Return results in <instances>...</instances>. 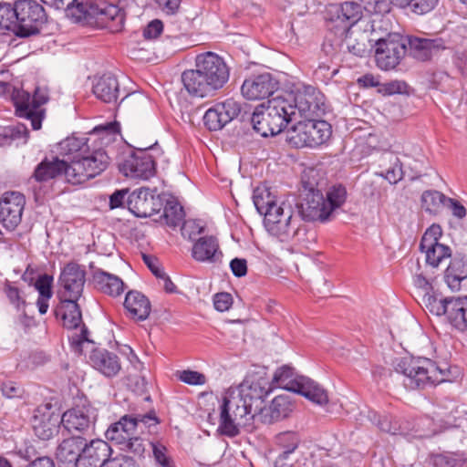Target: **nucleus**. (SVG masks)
Returning <instances> with one entry per match:
<instances>
[{
    "mask_svg": "<svg viewBox=\"0 0 467 467\" xmlns=\"http://www.w3.org/2000/svg\"><path fill=\"white\" fill-rule=\"evenodd\" d=\"M273 389L266 377L248 376L237 388L227 389L220 406L218 431L229 438L239 435L244 419L254 418Z\"/></svg>",
    "mask_w": 467,
    "mask_h": 467,
    "instance_id": "f257e3e1",
    "label": "nucleus"
},
{
    "mask_svg": "<svg viewBox=\"0 0 467 467\" xmlns=\"http://www.w3.org/2000/svg\"><path fill=\"white\" fill-rule=\"evenodd\" d=\"M317 171L311 169L302 176V185L306 191L299 206L302 218L307 222L326 223L335 218L336 213L346 202L348 192L342 184L329 187L326 194L317 188Z\"/></svg>",
    "mask_w": 467,
    "mask_h": 467,
    "instance_id": "f03ea898",
    "label": "nucleus"
},
{
    "mask_svg": "<svg viewBox=\"0 0 467 467\" xmlns=\"http://www.w3.org/2000/svg\"><path fill=\"white\" fill-rule=\"evenodd\" d=\"M230 69L223 58L213 52L199 54L195 68L183 71L182 84L196 98L212 97L228 82Z\"/></svg>",
    "mask_w": 467,
    "mask_h": 467,
    "instance_id": "7ed1b4c3",
    "label": "nucleus"
},
{
    "mask_svg": "<svg viewBox=\"0 0 467 467\" xmlns=\"http://www.w3.org/2000/svg\"><path fill=\"white\" fill-rule=\"evenodd\" d=\"M407 389H425L447 380L448 373L427 358H402L394 364Z\"/></svg>",
    "mask_w": 467,
    "mask_h": 467,
    "instance_id": "20e7f679",
    "label": "nucleus"
},
{
    "mask_svg": "<svg viewBox=\"0 0 467 467\" xmlns=\"http://www.w3.org/2000/svg\"><path fill=\"white\" fill-rule=\"evenodd\" d=\"M291 105L285 97L276 96L268 99L266 104L257 106L252 115L253 129L262 137L275 136L292 123Z\"/></svg>",
    "mask_w": 467,
    "mask_h": 467,
    "instance_id": "39448f33",
    "label": "nucleus"
},
{
    "mask_svg": "<svg viewBox=\"0 0 467 467\" xmlns=\"http://www.w3.org/2000/svg\"><path fill=\"white\" fill-rule=\"evenodd\" d=\"M271 384L301 394L318 405L328 402V395L319 384L307 377L297 375L289 365H284L275 370Z\"/></svg>",
    "mask_w": 467,
    "mask_h": 467,
    "instance_id": "423d86ee",
    "label": "nucleus"
},
{
    "mask_svg": "<svg viewBox=\"0 0 467 467\" xmlns=\"http://www.w3.org/2000/svg\"><path fill=\"white\" fill-rule=\"evenodd\" d=\"M331 133V126L328 122L308 118L294 122L288 140L296 148H315L327 142Z\"/></svg>",
    "mask_w": 467,
    "mask_h": 467,
    "instance_id": "0eeeda50",
    "label": "nucleus"
},
{
    "mask_svg": "<svg viewBox=\"0 0 467 467\" xmlns=\"http://www.w3.org/2000/svg\"><path fill=\"white\" fill-rule=\"evenodd\" d=\"M12 100L16 114L29 119L33 130H39L45 116V109L41 107L48 101L47 90L37 87L31 95L24 89L13 88Z\"/></svg>",
    "mask_w": 467,
    "mask_h": 467,
    "instance_id": "6e6552de",
    "label": "nucleus"
},
{
    "mask_svg": "<svg viewBox=\"0 0 467 467\" xmlns=\"http://www.w3.org/2000/svg\"><path fill=\"white\" fill-rule=\"evenodd\" d=\"M109 163V157L101 148H88L79 160L69 163V182L81 184L104 171Z\"/></svg>",
    "mask_w": 467,
    "mask_h": 467,
    "instance_id": "1a4fd4ad",
    "label": "nucleus"
},
{
    "mask_svg": "<svg viewBox=\"0 0 467 467\" xmlns=\"http://www.w3.org/2000/svg\"><path fill=\"white\" fill-rule=\"evenodd\" d=\"M407 53L406 38L399 33H389L375 43V60L381 70L394 69Z\"/></svg>",
    "mask_w": 467,
    "mask_h": 467,
    "instance_id": "9d476101",
    "label": "nucleus"
},
{
    "mask_svg": "<svg viewBox=\"0 0 467 467\" xmlns=\"http://www.w3.org/2000/svg\"><path fill=\"white\" fill-rule=\"evenodd\" d=\"M153 145L135 148L119 163V171L126 177L147 181L156 174L155 158L150 154Z\"/></svg>",
    "mask_w": 467,
    "mask_h": 467,
    "instance_id": "9b49d317",
    "label": "nucleus"
},
{
    "mask_svg": "<svg viewBox=\"0 0 467 467\" xmlns=\"http://www.w3.org/2000/svg\"><path fill=\"white\" fill-rule=\"evenodd\" d=\"M16 15V36L27 37L39 33L47 21L44 7L35 0H18L15 2Z\"/></svg>",
    "mask_w": 467,
    "mask_h": 467,
    "instance_id": "f8f14e48",
    "label": "nucleus"
},
{
    "mask_svg": "<svg viewBox=\"0 0 467 467\" xmlns=\"http://www.w3.org/2000/svg\"><path fill=\"white\" fill-rule=\"evenodd\" d=\"M264 224L266 231L280 242L289 241L299 229V220L294 216L291 205L285 202L277 210L265 214Z\"/></svg>",
    "mask_w": 467,
    "mask_h": 467,
    "instance_id": "ddd939ff",
    "label": "nucleus"
},
{
    "mask_svg": "<svg viewBox=\"0 0 467 467\" xmlns=\"http://www.w3.org/2000/svg\"><path fill=\"white\" fill-rule=\"evenodd\" d=\"M285 99L292 108L288 113L293 122L318 116L323 105V95L312 86L305 87L303 90H298L295 96L289 95Z\"/></svg>",
    "mask_w": 467,
    "mask_h": 467,
    "instance_id": "4468645a",
    "label": "nucleus"
},
{
    "mask_svg": "<svg viewBox=\"0 0 467 467\" xmlns=\"http://www.w3.org/2000/svg\"><path fill=\"white\" fill-rule=\"evenodd\" d=\"M140 423L150 428L151 426H156L159 423V420L153 411L135 416L126 414L117 422L109 425L105 432L106 438L117 445L125 443L130 437L135 434Z\"/></svg>",
    "mask_w": 467,
    "mask_h": 467,
    "instance_id": "2eb2a0df",
    "label": "nucleus"
},
{
    "mask_svg": "<svg viewBox=\"0 0 467 467\" xmlns=\"http://www.w3.org/2000/svg\"><path fill=\"white\" fill-rule=\"evenodd\" d=\"M441 235V227L434 223L425 231L420 240V248L426 254V263L432 267H438L443 260L451 256V248L439 242Z\"/></svg>",
    "mask_w": 467,
    "mask_h": 467,
    "instance_id": "dca6fc26",
    "label": "nucleus"
},
{
    "mask_svg": "<svg viewBox=\"0 0 467 467\" xmlns=\"http://www.w3.org/2000/svg\"><path fill=\"white\" fill-rule=\"evenodd\" d=\"M363 7L352 1H347L340 5H332L327 10L330 29H335L337 34L347 33L351 26L356 25L362 17Z\"/></svg>",
    "mask_w": 467,
    "mask_h": 467,
    "instance_id": "f3484780",
    "label": "nucleus"
},
{
    "mask_svg": "<svg viewBox=\"0 0 467 467\" xmlns=\"http://www.w3.org/2000/svg\"><path fill=\"white\" fill-rule=\"evenodd\" d=\"M85 282V269L76 263L67 264L59 276L62 287L59 291V298L78 300L82 295Z\"/></svg>",
    "mask_w": 467,
    "mask_h": 467,
    "instance_id": "a211bd4d",
    "label": "nucleus"
},
{
    "mask_svg": "<svg viewBox=\"0 0 467 467\" xmlns=\"http://www.w3.org/2000/svg\"><path fill=\"white\" fill-rule=\"evenodd\" d=\"M26 204L24 194L18 192H5L0 198V223L8 231H14L21 223Z\"/></svg>",
    "mask_w": 467,
    "mask_h": 467,
    "instance_id": "6ab92c4d",
    "label": "nucleus"
},
{
    "mask_svg": "<svg viewBox=\"0 0 467 467\" xmlns=\"http://www.w3.org/2000/svg\"><path fill=\"white\" fill-rule=\"evenodd\" d=\"M437 315H445L451 326L461 333H467V297H451L440 300Z\"/></svg>",
    "mask_w": 467,
    "mask_h": 467,
    "instance_id": "aec40b11",
    "label": "nucleus"
},
{
    "mask_svg": "<svg viewBox=\"0 0 467 467\" xmlns=\"http://www.w3.org/2000/svg\"><path fill=\"white\" fill-rule=\"evenodd\" d=\"M240 112V103L234 99H227L206 110L203 116L204 125L210 130H219L235 119Z\"/></svg>",
    "mask_w": 467,
    "mask_h": 467,
    "instance_id": "412c9836",
    "label": "nucleus"
},
{
    "mask_svg": "<svg viewBox=\"0 0 467 467\" xmlns=\"http://www.w3.org/2000/svg\"><path fill=\"white\" fill-rule=\"evenodd\" d=\"M96 416L89 406H77L63 413L62 426L73 436L87 433L94 425Z\"/></svg>",
    "mask_w": 467,
    "mask_h": 467,
    "instance_id": "4be33fe9",
    "label": "nucleus"
},
{
    "mask_svg": "<svg viewBox=\"0 0 467 467\" xmlns=\"http://www.w3.org/2000/svg\"><path fill=\"white\" fill-rule=\"evenodd\" d=\"M59 416L52 410L49 403L38 406L32 418L34 433L40 440L47 441L53 438L59 428Z\"/></svg>",
    "mask_w": 467,
    "mask_h": 467,
    "instance_id": "5701e85b",
    "label": "nucleus"
},
{
    "mask_svg": "<svg viewBox=\"0 0 467 467\" xmlns=\"http://www.w3.org/2000/svg\"><path fill=\"white\" fill-rule=\"evenodd\" d=\"M111 452L110 445L103 440H92L89 443L85 441L78 467H103L110 461Z\"/></svg>",
    "mask_w": 467,
    "mask_h": 467,
    "instance_id": "b1692460",
    "label": "nucleus"
},
{
    "mask_svg": "<svg viewBox=\"0 0 467 467\" xmlns=\"http://www.w3.org/2000/svg\"><path fill=\"white\" fill-rule=\"evenodd\" d=\"M277 82L270 73L252 76L246 78L241 88L243 96L250 100L264 99L274 93Z\"/></svg>",
    "mask_w": 467,
    "mask_h": 467,
    "instance_id": "393cba45",
    "label": "nucleus"
},
{
    "mask_svg": "<svg viewBox=\"0 0 467 467\" xmlns=\"http://www.w3.org/2000/svg\"><path fill=\"white\" fill-rule=\"evenodd\" d=\"M88 358L92 368L108 378L115 377L121 368L119 358L106 348H92Z\"/></svg>",
    "mask_w": 467,
    "mask_h": 467,
    "instance_id": "a878e982",
    "label": "nucleus"
},
{
    "mask_svg": "<svg viewBox=\"0 0 467 467\" xmlns=\"http://www.w3.org/2000/svg\"><path fill=\"white\" fill-rule=\"evenodd\" d=\"M405 38L410 54L420 61L429 60L434 54L445 49L444 41L441 38H426L414 36Z\"/></svg>",
    "mask_w": 467,
    "mask_h": 467,
    "instance_id": "bb28decb",
    "label": "nucleus"
},
{
    "mask_svg": "<svg viewBox=\"0 0 467 467\" xmlns=\"http://www.w3.org/2000/svg\"><path fill=\"white\" fill-rule=\"evenodd\" d=\"M67 171H69V163L67 161L60 160L58 157H54L52 160L45 158L36 165L32 177L37 182H45L64 175L69 182Z\"/></svg>",
    "mask_w": 467,
    "mask_h": 467,
    "instance_id": "cd10ccee",
    "label": "nucleus"
},
{
    "mask_svg": "<svg viewBox=\"0 0 467 467\" xmlns=\"http://www.w3.org/2000/svg\"><path fill=\"white\" fill-rule=\"evenodd\" d=\"M192 256L195 261L201 263L221 262L223 252L217 238L207 235L197 239L192 248Z\"/></svg>",
    "mask_w": 467,
    "mask_h": 467,
    "instance_id": "c85d7f7f",
    "label": "nucleus"
},
{
    "mask_svg": "<svg viewBox=\"0 0 467 467\" xmlns=\"http://www.w3.org/2000/svg\"><path fill=\"white\" fill-rule=\"evenodd\" d=\"M92 8V16L112 31H119L125 21V11L119 5L101 3Z\"/></svg>",
    "mask_w": 467,
    "mask_h": 467,
    "instance_id": "c756f323",
    "label": "nucleus"
},
{
    "mask_svg": "<svg viewBox=\"0 0 467 467\" xmlns=\"http://www.w3.org/2000/svg\"><path fill=\"white\" fill-rule=\"evenodd\" d=\"M85 439L79 435L64 439L57 446L56 458L63 467H78Z\"/></svg>",
    "mask_w": 467,
    "mask_h": 467,
    "instance_id": "7c9ffc66",
    "label": "nucleus"
},
{
    "mask_svg": "<svg viewBox=\"0 0 467 467\" xmlns=\"http://www.w3.org/2000/svg\"><path fill=\"white\" fill-rule=\"evenodd\" d=\"M123 306L128 317L137 321L147 319L151 310L148 297L137 290L126 294Z\"/></svg>",
    "mask_w": 467,
    "mask_h": 467,
    "instance_id": "2f4dec72",
    "label": "nucleus"
},
{
    "mask_svg": "<svg viewBox=\"0 0 467 467\" xmlns=\"http://www.w3.org/2000/svg\"><path fill=\"white\" fill-rule=\"evenodd\" d=\"M134 202V213L139 217H150L160 212L161 203L159 196H155L149 189H140L131 196Z\"/></svg>",
    "mask_w": 467,
    "mask_h": 467,
    "instance_id": "473e14b6",
    "label": "nucleus"
},
{
    "mask_svg": "<svg viewBox=\"0 0 467 467\" xmlns=\"http://www.w3.org/2000/svg\"><path fill=\"white\" fill-rule=\"evenodd\" d=\"M89 147L88 138L72 135L58 143L57 150L63 157L62 160L73 163V161L79 160Z\"/></svg>",
    "mask_w": 467,
    "mask_h": 467,
    "instance_id": "72a5a7b5",
    "label": "nucleus"
},
{
    "mask_svg": "<svg viewBox=\"0 0 467 467\" xmlns=\"http://www.w3.org/2000/svg\"><path fill=\"white\" fill-rule=\"evenodd\" d=\"M92 276L96 287L106 295L119 296L124 292L125 285L123 281L115 275L97 268L93 271Z\"/></svg>",
    "mask_w": 467,
    "mask_h": 467,
    "instance_id": "f704fd0d",
    "label": "nucleus"
},
{
    "mask_svg": "<svg viewBox=\"0 0 467 467\" xmlns=\"http://www.w3.org/2000/svg\"><path fill=\"white\" fill-rule=\"evenodd\" d=\"M97 99L105 103H115L119 97V83L112 74H104L93 86Z\"/></svg>",
    "mask_w": 467,
    "mask_h": 467,
    "instance_id": "c9c22d12",
    "label": "nucleus"
},
{
    "mask_svg": "<svg viewBox=\"0 0 467 467\" xmlns=\"http://www.w3.org/2000/svg\"><path fill=\"white\" fill-rule=\"evenodd\" d=\"M262 421L272 424L286 418L292 410V404L285 396H276L267 408L259 410Z\"/></svg>",
    "mask_w": 467,
    "mask_h": 467,
    "instance_id": "e433bc0d",
    "label": "nucleus"
},
{
    "mask_svg": "<svg viewBox=\"0 0 467 467\" xmlns=\"http://www.w3.org/2000/svg\"><path fill=\"white\" fill-rule=\"evenodd\" d=\"M56 315L61 317L63 325L67 329L77 328L82 322L78 300L60 299V306L57 308Z\"/></svg>",
    "mask_w": 467,
    "mask_h": 467,
    "instance_id": "4c0bfd02",
    "label": "nucleus"
},
{
    "mask_svg": "<svg viewBox=\"0 0 467 467\" xmlns=\"http://www.w3.org/2000/svg\"><path fill=\"white\" fill-rule=\"evenodd\" d=\"M301 439L295 431L280 432L275 437V446L279 451L278 457L287 459L299 446Z\"/></svg>",
    "mask_w": 467,
    "mask_h": 467,
    "instance_id": "58836bf2",
    "label": "nucleus"
},
{
    "mask_svg": "<svg viewBox=\"0 0 467 467\" xmlns=\"http://www.w3.org/2000/svg\"><path fill=\"white\" fill-rule=\"evenodd\" d=\"M53 277L48 275H43L36 281L35 287L38 292L36 306L41 315L47 312L49 299L52 297Z\"/></svg>",
    "mask_w": 467,
    "mask_h": 467,
    "instance_id": "ea45409f",
    "label": "nucleus"
},
{
    "mask_svg": "<svg viewBox=\"0 0 467 467\" xmlns=\"http://www.w3.org/2000/svg\"><path fill=\"white\" fill-rule=\"evenodd\" d=\"M445 277L450 286H453L467 278V258L454 256L445 271Z\"/></svg>",
    "mask_w": 467,
    "mask_h": 467,
    "instance_id": "a19ab883",
    "label": "nucleus"
},
{
    "mask_svg": "<svg viewBox=\"0 0 467 467\" xmlns=\"http://www.w3.org/2000/svg\"><path fill=\"white\" fill-rule=\"evenodd\" d=\"M254 203L256 207V210L260 214L264 215L265 218V214L270 212H274V210H277L280 205H278L275 200V196L271 194L268 189H257L254 192Z\"/></svg>",
    "mask_w": 467,
    "mask_h": 467,
    "instance_id": "79ce46f5",
    "label": "nucleus"
},
{
    "mask_svg": "<svg viewBox=\"0 0 467 467\" xmlns=\"http://www.w3.org/2000/svg\"><path fill=\"white\" fill-rule=\"evenodd\" d=\"M438 2L439 0H393V5L402 9L409 8L417 15H424L433 10Z\"/></svg>",
    "mask_w": 467,
    "mask_h": 467,
    "instance_id": "37998d69",
    "label": "nucleus"
},
{
    "mask_svg": "<svg viewBox=\"0 0 467 467\" xmlns=\"http://www.w3.org/2000/svg\"><path fill=\"white\" fill-rule=\"evenodd\" d=\"M163 217L169 226L180 225L184 220L182 206L176 200H168L163 208Z\"/></svg>",
    "mask_w": 467,
    "mask_h": 467,
    "instance_id": "c03bdc74",
    "label": "nucleus"
},
{
    "mask_svg": "<svg viewBox=\"0 0 467 467\" xmlns=\"http://www.w3.org/2000/svg\"><path fill=\"white\" fill-rule=\"evenodd\" d=\"M16 6L8 3H0V30H8L16 36Z\"/></svg>",
    "mask_w": 467,
    "mask_h": 467,
    "instance_id": "a18cd8bd",
    "label": "nucleus"
},
{
    "mask_svg": "<svg viewBox=\"0 0 467 467\" xmlns=\"http://www.w3.org/2000/svg\"><path fill=\"white\" fill-rule=\"evenodd\" d=\"M448 197L435 190L425 191L421 195L422 207L430 213H435L445 205Z\"/></svg>",
    "mask_w": 467,
    "mask_h": 467,
    "instance_id": "49530a36",
    "label": "nucleus"
},
{
    "mask_svg": "<svg viewBox=\"0 0 467 467\" xmlns=\"http://www.w3.org/2000/svg\"><path fill=\"white\" fill-rule=\"evenodd\" d=\"M404 427L407 429L405 435H412L418 438L430 437L435 431L434 426H432V420L429 417H422L416 420L414 426Z\"/></svg>",
    "mask_w": 467,
    "mask_h": 467,
    "instance_id": "de8ad7c7",
    "label": "nucleus"
},
{
    "mask_svg": "<svg viewBox=\"0 0 467 467\" xmlns=\"http://www.w3.org/2000/svg\"><path fill=\"white\" fill-rule=\"evenodd\" d=\"M152 450V456L158 467H175L167 447L159 441L150 442Z\"/></svg>",
    "mask_w": 467,
    "mask_h": 467,
    "instance_id": "09e8293b",
    "label": "nucleus"
},
{
    "mask_svg": "<svg viewBox=\"0 0 467 467\" xmlns=\"http://www.w3.org/2000/svg\"><path fill=\"white\" fill-rule=\"evenodd\" d=\"M121 451L133 454L134 457L144 459L146 453V445L144 440L140 437L131 436L119 445Z\"/></svg>",
    "mask_w": 467,
    "mask_h": 467,
    "instance_id": "8fccbe9b",
    "label": "nucleus"
},
{
    "mask_svg": "<svg viewBox=\"0 0 467 467\" xmlns=\"http://www.w3.org/2000/svg\"><path fill=\"white\" fill-rule=\"evenodd\" d=\"M378 418L377 426L380 431L392 435H405L407 433V429L392 420L391 417L385 415Z\"/></svg>",
    "mask_w": 467,
    "mask_h": 467,
    "instance_id": "3c124183",
    "label": "nucleus"
},
{
    "mask_svg": "<svg viewBox=\"0 0 467 467\" xmlns=\"http://www.w3.org/2000/svg\"><path fill=\"white\" fill-rule=\"evenodd\" d=\"M362 7L369 14H387L390 11L393 0H360Z\"/></svg>",
    "mask_w": 467,
    "mask_h": 467,
    "instance_id": "603ef678",
    "label": "nucleus"
},
{
    "mask_svg": "<svg viewBox=\"0 0 467 467\" xmlns=\"http://www.w3.org/2000/svg\"><path fill=\"white\" fill-rule=\"evenodd\" d=\"M4 292L9 302L14 305L17 310L24 309L26 303L22 296V292L18 287L13 285L12 283L7 281L5 284Z\"/></svg>",
    "mask_w": 467,
    "mask_h": 467,
    "instance_id": "864d4df0",
    "label": "nucleus"
},
{
    "mask_svg": "<svg viewBox=\"0 0 467 467\" xmlns=\"http://www.w3.org/2000/svg\"><path fill=\"white\" fill-rule=\"evenodd\" d=\"M74 2L70 5V9H67L69 16L76 18V20H81L86 16H92L93 5H88V0H73Z\"/></svg>",
    "mask_w": 467,
    "mask_h": 467,
    "instance_id": "5fc2aeb1",
    "label": "nucleus"
},
{
    "mask_svg": "<svg viewBox=\"0 0 467 467\" xmlns=\"http://www.w3.org/2000/svg\"><path fill=\"white\" fill-rule=\"evenodd\" d=\"M394 161L391 162V166L381 171L379 175L385 178L389 183L396 184L403 177L402 165L397 157H393Z\"/></svg>",
    "mask_w": 467,
    "mask_h": 467,
    "instance_id": "6e6d98bb",
    "label": "nucleus"
},
{
    "mask_svg": "<svg viewBox=\"0 0 467 467\" xmlns=\"http://www.w3.org/2000/svg\"><path fill=\"white\" fill-rule=\"evenodd\" d=\"M178 377L181 381L189 385H204L206 383L205 375L194 370H182Z\"/></svg>",
    "mask_w": 467,
    "mask_h": 467,
    "instance_id": "4d7b16f0",
    "label": "nucleus"
},
{
    "mask_svg": "<svg viewBox=\"0 0 467 467\" xmlns=\"http://www.w3.org/2000/svg\"><path fill=\"white\" fill-rule=\"evenodd\" d=\"M233 304V297L231 294L223 292L214 296L213 305L216 310L223 312L228 310Z\"/></svg>",
    "mask_w": 467,
    "mask_h": 467,
    "instance_id": "13d9d810",
    "label": "nucleus"
},
{
    "mask_svg": "<svg viewBox=\"0 0 467 467\" xmlns=\"http://www.w3.org/2000/svg\"><path fill=\"white\" fill-rule=\"evenodd\" d=\"M163 30V24L159 19L150 21L143 30V36L146 39L157 38Z\"/></svg>",
    "mask_w": 467,
    "mask_h": 467,
    "instance_id": "bf43d9fd",
    "label": "nucleus"
},
{
    "mask_svg": "<svg viewBox=\"0 0 467 467\" xmlns=\"http://www.w3.org/2000/svg\"><path fill=\"white\" fill-rule=\"evenodd\" d=\"M443 207L450 210L451 213L459 219H462L466 215L465 207L455 199L448 197Z\"/></svg>",
    "mask_w": 467,
    "mask_h": 467,
    "instance_id": "052dcab7",
    "label": "nucleus"
},
{
    "mask_svg": "<svg viewBox=\"0 0 467 467\" xmlns=\"http://www.w3.org/2000/svg\"><path fill=\"white\" fill-rule=\"evenodd\" d=\"M1 391L3 395L8 399L21 397L23 392L22 389L13 381L4 382L1 386Z\"/></svg>",
    "mask_w": 467,
    "mask_h": 467,
    "instance_id": "680f3d73",
    "label": "nucleus"
},
{
    "mask_svg": "<svg viewBox=\"0 0 467 467\" xmlns=\"http://www.w3.org/2000/svg\"><path fill=\"white\" fill-rule=\"evenodd\" d=\"M136 462L133 457L128 455H119L108 462L107 467H136Z\"/></svg>",
    "mask_w": 467,
    "mask_h": 467,
    "instance_id": "e2e57ef3",
    "label": "nucleus"
},
{
    "mask_svg": "<svg viewBox=\"0 0 467 467\" xmlns=\"http://www.w3.org/2000/svg\"><path fill=\"white\" fill-rule=\"evenodd\" d=\"M230 268L236 277L244 276L247 273V263L245 259L234 258L230 262Z\"/></svg>",
    "mask_w": 467,
    "mask_h": 467,
    "instance_id": "0e129e2a",
    "label": "nucleus"
},
{
    "mask_svg": "<svg viewBox=\"0 0 467 467\" xmlns=\"http://www.w3.org/2000/svg\"><path fill=\"white\" fill-rule=\"evenodd\" d=\"M159 7L168 15L175 14L181 5V0H155Z\"/></svg>",
    "mask_w": 467,
    "mask_h": 467,
    "instance_id": "69168bd1",
    "label": "nucleus"
},
{
    "mask_svg": "<svg viewBox=\"0 0 467 467\" xmlns=\"http://www.w3.org/2000/svg\"><path fill=\"white\" fill-rule=\"evenodd\" d=\"M84 343L93 344L88 338V329L86 327H82V329L78 335L72 337L71 345L75 351H78V353L81 354V352H82L81 346Z\"/></svg>",
    "mask_w": 467,
    "mask_h": 467,
    "instance_id": "338daca9",
    "label": "nucleus"
},
{
    "mask_svg": "<svg viewBox=\"0 0 467 467\" xmlns=\"http://www.w3.org/2000/svg\"><path fill=\"white\" fill-rule=\"evenodd\" d=\"M433 467H454L455 460L444 454H436L431 457Z\"/></svg>",
    "mask_w": 467,
    "mask_h": 467,
    "instance_id": "774afa93",
    "label": "nucleus"
}]
</instances>
